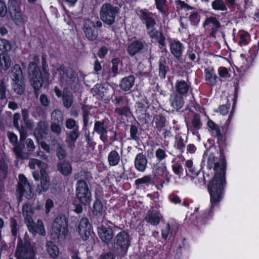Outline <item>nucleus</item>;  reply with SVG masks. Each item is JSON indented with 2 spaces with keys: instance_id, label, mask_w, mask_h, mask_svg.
Here are the masks:
<instances>
[{
  "instance_id": "obj_1",
  "label": "nucleus",
  "mask_w": 259,
  "mask_h": 259,
  "mask_svg": "<svg viewBox=\"0 0 259 259\" xmlns=\"http://www.w3.org/2000/svg\"><path fill=\"white\" fill-rule=\"evenodd\" d=\"M213 169L215 175L208 187L211 207L217 205L223 198V190L226 184V162L224 159L214 163Z\"/></svg>"
},
{
  "instance_id": "obj_2",
  "label": "nucleus",
  "mask_w": 259,
  "mask_h": 259,
  "mask_svg": "<svg viewBox=\"0 0 259 259\" xmlns=\"http://www.w3.org/2000/svg\"><path fill=\"white\" fill-rule=\"evenodd\" d=\"M68 232V222L64 215L57 216L51 227V236L54 239L62 240L65 238Z\"/></svg>"
},
{
  "instance_id": "obj_3",
  "label": "nucleus",
  "mask_w": 259,
  "mask_h": 259,
  "mask_svg": "<svg viewBox=\"0 0 259 259\" xmlns=\"http://www.w3.org/2000/svg\"><path fill=\"white\" fill-rule=\"evenodd\" d=\"M34 165H36L40 168V184H38L36 188V192L40 194L43 191H47L49 188L50 179L46 171L48 168V165L38 159H33V166ZM33 168H34V166H33Z\"/></svg>"
},
{
  "instance_id": "obj_4",
  "label": "nucleus",
  "mask_w": 259,
  "mask_h": 259,
  "mask_svg": "<svg viewBox=\"0 0 259 259\" xmlns=\"http://www.w3.org/2000/svg\"><path fill=\"white\" fill-rule=\"evenodd\" d=\"M119 9L118 7L106 3L101 7L100 16L101 19L108 25H112L115 21V18L119 13Z\"/></svg>"
},
{
  "instance_id": "obj_5",
  "label": "nucleus",
  "mask_w": 259,
  "mask_h": 259,
  "mask_svg": "<svg viewBox=\"0 0 259 259\" xmlns=\"http://www.w3.org/2000/svg\"><path fill=\"white\" fill-rule=\"evenodd\" d=\"M75 194L77 199L82 204H90L92 200L91 193L87 183L82 180H79L75 185Z\"/></svg>"
},
{
  "instance_id": "obj_6",
  "label": "nucleus",
  "mask_w": 259,
  "mask_h": 259,
  "mask_svg": "<svg viewBox=\"0 0 259 259\" xmlns=\"http://www.w3.org/2000/svg\"><path fill=\"white\" fill-rule=\"evenodd\" d=\"M60 75V82L62 84L72 87L74 83L78 81L77 75L71 68H66L62 65L57 69Z\"/></svg>"
},
{
  "instance_id": "obj_7",
  "label": "nucleus",
  "mask_w": 259,
  "mask_h": 259,
  "mask_svg": "<svg viewBox=\"0 0 259 259\" xmlns=\"http://www.w3.org/2000/svg\"><path fill=\"white\" fill-rule=\"evenodd\" d=\"M108 119L101 121H95L94 126V132L100 136V139L104 143L109 141L108 133Z\"/></svg>"
},
{
  "instance_id": "obj_8",
  "label": "nucleus",
  "mask_w": 259,
  "mask_h": 259,
  "mask_svg": "<svg viewBox=\"0 0 259 259\" xmlns=\"http://www.w3.org/2000/svg\"><path fill=\"white\" fill-rule=\"evenodd\" d=\"M17 192L20 197L23 195L28 199L32 198L31 186L27 182L26 178L22 175H20L19 176V182Z\"/></svg>"
},
{
  "instance_id": "obj_9",
  "label": "nucleus",
  "mask_w": 259,
  "mask_h": 259,
  "mask_svg": "<svg viewBox=\"0 0 259 259\" xmlns=\"http://www.w3.org/2000/svg\"><path fill=\"white\" fill-rule=\"evenodd\" d=\"M203 26L205 30L209 31V36L215 37V33L221 27L219 20L214 16L207 17L203 23Z\"/></svg>"
},
{
  "instance_id": "obj_10",
  "label": "nucleus",
  "mask_w": 259,
  "mask_h": 259,
  "mask_svg": "<svg viewBox=\"0 0 259 259\" xmlns=\"http://www.w3.org/2000/svg\"><path fill=\"white\" fill-rule=\"evenodd\" d=\"M31 244H19L16 252L17 259H32Z\"/></svg>"
},
{
  "instance_id": "obj_11",
  "label": "nucleus",
  "mask_w": 259,
  "mask_h": 259,
  "mask_svg": "<svg viewBox=\"0 0 259 259\" xmlns=\"http://www.w3.org/2000/svg\"><path fill=\"white\" fill-rule=\"evenodd\" d=\"M83 31L86 37L90 40H95L98 35L95 28V24L90 20L87 19L83 22Z\"/></svg>"
},
{
  "instance_id": "obj_12",
  "label": "nucleus",
  "mask_w": 259,
  "mask_h": 259,
  "mask_svg": "<svg viewBox=\"0 0 259 259\" xmlns=\"http://www.w3.org/2000/svg\"><path fill=\"white\" fill-rule=\"evenodd\" d=\"M78 229L83 240H88L91 235V225L87 218H84L80 220Z\"/></svg>"
},
{
  "instance_id": "obj_13",
  "label": "nucleus",
  "mask_w": 259,
  "mask_h": 259,
  "mask_svg": "<svg viewBox=\"0 0 259 259\" xmlns=\"http://www.w3.org/2000/svg\"><path fill=\"white\" fill-rule=\"evenodd\" d=\"M170 51L171 54L177 59L181 58L184 50L183 44L179 40L173 39L169 42Z\"/></svg>"
},
{
  "instance_id": "obj_14",
  "label": "nucleus",
  "mask_w": 259,
  "mask_h": 259,
  "mask_svg": "<svg viewBox=\"0 0 259 259\" xmlns=\"http://www.w3.org/2000/svg\"><path fill=\"white\" fill-rule=\"evenodd\" d=\"M22 212L25 223L31 233L32 231V206L31 204L28 203L24 204L23 206Z\"/></svg>"
},
{
  "instance_id": "obj_15",
  "label": "nucleus",
  "mask_w": 259,
  "mask_h": 259,
  "mask_svg": "<svg viewBox=\"0 0 259 259\" xmlns=\"http://www.w3.org/2000/svg\"><path fill=\"white\" fill-rule=\"evenodd\" d=\"M169 102L171 106L177 111L180 110L185 103L183 96L179 95L175 92L170 94Z\"/></svg>"
},
{
  "instance_id": "obj_16",
  "label": "nucleus",
  "mask_w": 259,
  "mask_h": 259,
  "mask_svg": "<svg viewBox=\"0 0 259 259\" xmlns=\"http://www.w3.org/2000/svg\"><path fill=\"white\" fill-rule=\"evenodd\" d=\"M148 160L142 153L136 155L134 161V165L136 170L144 172L147 167Z\"/></svg>"
},
{
  "instance_id": "obj_17",
  "label": "nucleus",
  "mask_w": 259,
  "mask_h": 259,
  "mask_svg": "<svg viewBox=\"0 0 259 259\" xmlns=\"http://www.w3.org/2000/svg\"><path fill=\"white\" fill-rule=\"evenodd\" d=\"M139 15L141 19L146 24L148 29H154V27L156 25L155 19L152 16V14L145 11L140 10L139 11Z\"/></svg>"
},
{
  "instance_id": "obj_18",
  "label": "nucleus",
  "mask_w": 259,
  "mask_h": 259,
  "mask_svg": "<svg viewBox=\"0 0 259 259\" xmlns=\"http://www.w3.org/2000/svg\"><path fill=\"white\" fill-rule=\"evenodd\" d=\"M161 214L156 210H149L145 218V221L153 226H157L159 224Z\"/></svg>"
},
{
  "instance_id": "obj_19",
  "label": "nucleus",
  "mask_w": 259,
  "mask_h": 259,
  "mask_svg": "<svg viewBox=\"0 0 259 259\" xmlns=\"http://www.w3.org/2000/svg\"><path fill=\"white\" fill-rule=\"evenodd\" d=\"M98 233L101 240L104 243H108L113 238V230L110 228H98Z\"/></svg>"
},
{
  "instance_id": "obj_20",
  "label": "nucleus",
  "mask_w": 259,
  "mask_h": 259,
  "mask_svg": "<svg viewBox=\"0 0 259 259\" xmlns=\"http://www.w3.org/2000/svg\"><path fill=\"white\" fill-rule=\"evenodd\" d=\"M80 135L79 130H71L66 134L65 142L68 148L73 149L75 147V142Z\"/></svg>"
},
{
  "instance_id": "obj_21",
  "label": "nucleus",
  "mask_w": 259,
  "mask_h": 259,
  "mask_svg": "<svg viewBox=\"0 0 259 259\" xmlns=\"http://www.w3.org/2000/svg\"><path fill=\"white\" fill-rule=\"evenodd\" d=\"M190 88V83L188 81L178 80L175 84L176 93L181 96L186 94L188 92Z\"/></svg>"
},
{
  "instance_id": "obj_22",
  "label": "nucleus",
  "mask_w": 259,
  "mask_h": 259,
  "mask_svg": "<svg viewBox=\"0 0 259 259\" xmlns=\"http://www.w3.org/2000/svg\"><path fill=\"white\" fill-rule=\"evenodd\" d=\"M148 34L151 38L155 40L160 46H165V38L161 32L154 28L148 31Z\"/></svg>"
},
{
  "instance_id": "obj_23",
  "label": "nucleus",
  "mask_w": 259,
  "mask_h": 259,
  "mask_svg": "<svg viewBox=\"0 0 259 259\" xmlns=\"http://www.w3.org/2000/svg\"><path fill=\"white\" fill-rule=\"evenodd\" d=\"M135 80V77L132 75L123 78L119 84L120 89L125 92L130 91L134 85Z\"/></svg>"
},
{
  "instance_id": "obj_24",
  "label": "nucleus",
  "mask_w": 259,
  "mask_h": 259,
  "mask_svg": "<svg viewBox=\"0 0 259 259\" xmlns=\"http://www.w3.org/2000/svg\"><path fill=\"white\" fill-rule=\"evenodd\" d=\"M205 78L207 83L211 85H215L218 81V76L212 68H208L205 70Z\"/></svg>"
},
{
  "instance_id": "obj_25",
  "label": "nucleus",
  "mask_w": 259,
  "mask_h": 259,
  "mask_svg": "<svg viewBox=\"0 0 259 259\" xmlns=\"http://www.w3.org/2000/svg\"><path fill=\"white\" fill-rule=\"evenodd\" d=\"M57 169L62 175L66 176L70 175L72 171L70 163L66 161L59 162L57 164Z\"/></svg>"
},
{
  "instance_id": "obj_26",
  "label": "nucleus",
  "mask_w": 259,
  "mask_h": 259,
  "mask_svg": "<svg viewBox=\"0 0 259 259\" xmlns=\"http://www.w3.org/2000/svg\"><path fill=\"white\" fill-rule=\"evenodd\" d=\"M20 118V114L16 113L13 116V124L14 126L19 131L20 133V140H24L27 136V131L25 127H20L19 125L18 120Z\"/></svg>"
},
{
  "instance_id": "obj_27",
  "label": "nucleus",
  "mask_w": 259,
  "mask_h": 259,
  "mask_svg": "<svg viewBox=\"0 0 259 259\" xmlns=\"http://www.w3.org/2000/svg\"><path fill=\"white\" fill-rule=\"evenodd\" d=\"M207 124L209 128L211 130L212 134L215 136L218 140H222L223 136L221 132L219 126L210 119L208 120Z\"/></svg>"
},
{
  "instance_id": "obj_28",
  "label": "nucleus",
  "mask_w": 259,
  "mask_h": 259,
  "mask_svg": "<svg viewBox=\"0 0 259 259\" xmlns=\"http://www.w3.org/2000/svg\"><path fill=\"white\" fill-rule=\"evenodd\" d=\"M46 126L44 121H39L37 123V127L35 130L34 135L36 139H38V138H46L47 137V133L46 132Z\"/></svg>"
},
{
  "instance_id": "obj_29",
  "label": "nucleus",
  "mask_w": 259,
  "mask_h": 259,
  "mask_svg": "<svg viewBox=\"0 0 259 259\" xmlns=\"http://www.w3.org/2000/svg\"><path fill=\"white\" fill-rule=\"evenodd\" d=\"M120 161V157L118 152L115 150L111 151L108 155V162L110 166L117 165Z\"/></svg>"
},
{
  "instance_id": "obj_30",
  "label": "nucleus",
  "mask_w": 259,
  "mask_h": 259,
  "mask_svg": "<svg viewBox=\"0 0 259 259\" xmlns=\"http://www.w3.org/2000/svg\"><path fill=\"white\" fill-rule=\"evenodd\" d=\"M144 47V44L140 41H135L131 43L128 47L127 51L128 53L134 56L139 53Z\"/></svg>"
},
{
  "instance_id": "obj_31",
  "label": "nucleus",
  "mask_w": 259,
  "mask_h": 259,
  "mask_svg": "<svg viewBox=\"0 0 259 259\" xmlns=\"http://www.w3.org/2000/svg\"><path fill=\"white\" fill-rule=\"evenodd\" d=\"M153 123L158 131L161 130L167 125V121L165 117L161 114L156 115L153 118Z\"/></svg>"
},
{
  "instance_id": "obj_32",
  "label": "nucleus",
  "mask_w": 259,
  "mask_h": 259,
  "mask_svg": "<svg viewBox=\"0 0 259 259\" xmlns=\"http://www.w3.org/2000/svg\"><path fill=\"white\" fill-rule=\"evenodd\" d=\"M11 78L13 81L23 80V75L20 65H15L11 70Z\"/></svg>"
},
{
  "instance_id": "obj_33",
  "label": "nucleus",
  "mask_w": 259,
  "mask_h": 259,
  "mask_svg": "<svg viewBox=\"0 0 259 259\" xmlns=\"http://www.w3.org/2000/svg\"><path fill=\"white\" fill-rule=\"evenodd\" d=\"M91 92L93 95L96 96L97 98H102L105 96L107 90L102 85L97 84L91 90Z\"/></svg>"
},
{
  "instance_id": "obj_34",
  "label": "nucleus",
  "mask_w": 259,
  "mask_h": 259,
  "mask_svg": "<svg viewBox=\"0 0 259 259\" xmlns=\"http://www.w3.org/2000/svg\"><path fill=\"white\" fill-rule=\"evenodd\" d=\"M64 116L62 111L59 109L53 110L51 115V123H56L63 124Z\"/></svg>"
},
{
  "instance_id": "obj_35",
  "label": "nucleus",
  "mask_w": 259,
  "mask_h": 259,
  "mask_svg": "<svg viewBox=\"0 0 259 259\" xmlns=\"http://www.w3.org/2000/svg\"><path fill=\"white\" fill-rule=\"evenodd\" d=\"M11 59L6 54L2 53L0 55V67L4 71H7L11 66Z\"/></svg>"
},
{
  "instance_id": "obj_36",
  "label": "nucleus",
  "mask_w": 259,
  "mask_h": 259,
  "mask_svg": "<svg viewBox=\"0 0 259 259\" xmlns=\"http://www.w3.org/2000/svg\"><path fill=\"white\" fill-rule=\"evenodd\" d=\"M8 174V164L4 157L0 159V181L5 180Z\"/></svg>"
},
{
  "instance_id": "obj_37",
  "label": "nucleus",
  "mask_w": 259,
  "mask_h": 259,
  "mask_svg": "<svg viewBox=\"0 0 259 259\" xmlns=\"http://www.w3.org/2000/svg\"><path fill=\"white\" fill-rule=\"evenodd\" d=\"M185 166L187 176L195 178L198 175V171L196 170L193 166V163L192 160H187L185 163Z\"/></svg>"
},
{
  "instance_id": "obj_38",
  "label": "nucleus",
  "mask_w": 259,
  "mask_h": 259,
  "mask_svg": "<svg viewBox=\"0 0 259 259\" xmlns=\"http://www.w3.org/2000/svg\"><path fill=\"white\" fill-rule=\"evenodd\" d=\"M251 57L248 59L245 58L243 55H241L238 60V65L242 71H245L251 65Z\"/></svg>"
},
{
  "instance_id": "obj_39",
  "label": "nucleus",
  "mask_w": 259,
  "mask_h": 259,
  "mask_svg": "<svg viewBox=\"0 0 259 259\" xmlns=\"http://www.w3.org/2000/svg\"><path fill=\"white\" fill-rule=\"evenodd\" d=\"M166 62L164 57H161L159 61V73L162 78H164L167 72Z\"/></svg>"
},
{
  "instance_id": "obj_40",
  "label": "nucleus",
  "mask_w": 259,
  "mask_h": 259,
  "mask_svg": "<svg viewBox=\"0 0 259 259\" xmlns=\"http://www.w3.org/2000/svg\"><path fill=\"white\" fill-rule=\"evenodd\" d=\"M13 89L18 95H22L25 91V85L23 80L13 81Z\"/></svg>"
},
{
  "instance_id": "obj_41",
  "label": "nucleus",
  "mask_w": 259,
  "mask_h": 259,
  "mask_svg": "<svg viewBox=\"0 0 259 259\" xmlns=\"http://www.w3.org/2000/svg\"><path fill=\"white\" fill-rule=\"evenodd\" d=\"M211 6L215 11H226L227 8L223 0H214L211 3Z\"/></svg>"
},
{
  "instance_id": "obj_42",
  "label": "nucleus",
  "mask_w": 259,
  "mask_h": 259,
  "mask_svg": "<svg viewBox=\"0 0 259 259\" xmlns=\"http://www.w3.org/2000/svg\"><path fill=\"white\" fill-rule=\"evenodd\" d=\"M47 250L50 256L53 258L57 257L59 254V248L56 244H46Z\"/></svg>"
},
{
  "instance_id": "obj_43",
  "label": "nucleus",
  "mask_w": 259,
  "mask_h": 259,
  "mask_svg": "<svg viewBox=\"0 0 259 259\" xmlns=\"http://www.w3.org/2000/svg\"><path fill=\"white\" fill-rule=\"evenodd\" d=\"M38 233L41 236H45L46 234V230L44 225V223L41 220H38L37 223L33 226V234Z\"/></svg>"
},
{
  "instance_id": "obj_44",
  "label": "nucleus",
  "mask_w": 259,
  "mask_h": 259,
  "mask_svg": "<svg viewBox=\"0 0 259 259\" xmlns=\"http://www.w3.org/2000/svg\"><path fill=\"white\" fill-rule=\"evenodd\" d=\"M92 178L91 174L87 171H80L74 175V180H82L83 181H90Z\"/></svg>"
},
{
  "instance_id": "obj_45",
  "label": "nucleus",
  "mask_w": 259,
  "mask_h": 259,
  "mask_svg": "<svg viewBox=\"0 0 259 259\" xmlns=\"http://www.w3.org/2000/svg\"><path fill=\"white\" fill-rule=\"evenodd\" d=\"M117 243H128L130 241V237L125 231L119 233L115 237Z\"/></svg>"
},
{
  "instance_id": "obj_46",
  "label": "nucleus",
  "mask_w": 259,
  "mask_h": 259,
  "mask_svg": "<svg viewBox=\"0 0 259 259\" xmlns=\"http://www.w3.org/2000/svg\"><path fill=\"white\" fill-rule=\"evenodd\" d=\"M152 177L151 175L145 176L141 178L136 180L135 184L137 188H139L142 185H149L151 181Z\"/></svg>"
},
{
  "instance_id": "obj_47",
  "label": "nucleus",
  "mask_w": 259,
  "mask_h": 259,
  "mask_svg": "<svg viewBox=\"0 0 259 259\" xmlns=\"http://www.w3.org/2000/svg\"><path fill=\"white\" fill-rule=\"evenodd\" d=\"M63 104L66 108H70L73 102V95L71 94H64L63 95Z\"/></svg>"
},
{
  "instance_id": "obj_48",
  "label": "nucleus",
  "mask_w": 259,
  "mask_h": 259,
  "mask_svg": "<svg viewBox=\"0 0 259 259\" xmlns=\"http://www.w3.org/2000/svg\"><path fill=\"white\" fill-rule=\"evenodd\" d=\"M218 71L220 79L222 81H225L230 77L228 69L225 67H220Z\"/></svg>"
},
{
  "instance_id": "obj_49",
  "label": "nucleus",
  "mask_w": 259,
  "mask_h": 259,
  "mask_svg": "<svg viewBox=\"0 0 259 259\" xmlns=\"http://www.w3.org/2000/svg\"><path fill=\"white\" fill-rule=\"evenodd\" d=\"M174 146L181 152H183L185 149V144L184 140L180 135H176L175 137Z\"/></svg>"
},
{
  "instance_id": "obj_50",
  "label": "nucleus",
  "mask_w": 259,
  "mask_h": 259,
  "mask_svg": "<svg viewBox=\"0 0 259 259\" xmlns=\"http://www.w3.org/2000/svg\"><path fill=\"white\" fill-rule=\"evenodd\" d=\"M189 20L192 25L196 26L200 22V16L197 11H193L189 15Z\"/></svg>"
},
{
  "instance_id": "obj_51",
  "label": "nucleus",
  "mask_w": 259,
  "mask_h": 259,
  "mask_svg": "<svg viewBox=\"0 0 259 259\" xmlns=\"http://www.w3.org/2000/svg\"><path fill=\"white\" fill-rule=\"evenodd\" d=\"M56 150L57 156L59 159H63L66 157L67 155L66 151L62 144L57 143Z\"/></svg>"
},
{
  "instance_id": "obj_52",
  "label": "nucleus",
  "mask_w": 259,
  "mask_h": 259,
  "mask_svg": "<svg viewBox=\"0 0 259 259\" xmlns=\"http://www.w3.org/2000/svg\"><path fill=\"white\" fill-rule=\"evenodd\" d=\"M191 123L195 131L199 130L201 126L202 123L200 120V116L198 114H195L191 120Z\"/></svg>"
},
{
  "instance_id": "obj_53",
  "label": "nucleus",
  "mask_w": 259,
  "mask_h": 259,
  "mask_svg": "<svg viewBox=\"0 0 259 259\" xmlns=\"http://www.w3.org/2000/svg\"><path fill=\"white\" fill-rule=\"evenodd\" d=\"M93 211L94 214L96 215L102 214L103 207L102 202L100 200H96L94 202Z\"/></svg>"
},
{
  "instance_id": "obj_54",
  "label": "nucleus",
  "mask_w": 259,
  "mask_h": 259,
  "mask_svg": "<svg viewBox=\"0 0 259 259\" xmlns=\"http://www.w3.org/2000/svg\"><path fill=\"white\" fill-rule=\"evenodd\" d=\"M66 127L70 130H79L78 123L72 118H68L65 122Z\"/></svg>"
},
{
  "instance_id": "obj_55",
  "label": "nucleus",
  "mask_w": 259,
  "mask_h": 259,
  "mask_svg": "<svg viewBox=\"0 0 259 259\" xmlns=\"http://www.w3.org/2000/svg\"><path fill=\"white\" fill-rule=\"evenodd\" d=\"M11 18L14 20L16 24L19 25L23 22V18L22 17V14L21 10L10 13Z\"/></svg>"
},
{
  "instance_id": "obj_56",
  "label": "nucleus",
  "mask_w": 259,
  "mask_h": 259,
  "mask_svg": "<svg viewBox=\"0 0 259 259\" xmlns=\"http://www.w3.org/2000/svg\"><path fill=\"white\" fill-rule=\"evenodd\" d=\"M8 8L10 13H12L20 10L19 4L16 0H9L8 2Z\"/></svg>"
},
{
  "instance_id": "obj_57",
  "label": "nucleus",
  "mask_w": 259,
  "mask_h": 259,
  "mask_svg": "<svg viewBox=\"0 0 259 259\" xmlns=\"http://www.w3.org/2000/svg\"><path fill=\"white\" fill-rule=\"evenodd\" d=\"M156 171L157 174L161 176H166L168 173L166 166L163 163L156 164Z\"/></svg>"
},
{
  "instance_id": "obj_58",
  "label": "nucleus",
  "mask_w": 259,
  "mask_h": 259,
  "mask_svg": "<svg viewBox=\"0 0 259 259\" xmlns=\"http://www.w3.org/2000/svg\"><path fill=\"white\" fill-rule=\"evenodd\" d=\"M155 157L159 161H161L165 159L167 156L166 150L164 148H158L155 153Z\"/></svg>"
},
{
  "instance_id": "obj_59",
  "label": "nucleus",
  "mask_w": 259,
  "mask_h": 259,
  "mask_svg": "<svg viewBox=\"0 0 259 259\" xmlns=\"http://www.w3.org/2000/svg\"><path fill=\"white\" fill-rule=\"evenodd\" d=\"M38 70L39 72H37V71L36 70L37 75H38V78H37V80H35V79L33 78V88L35 90H39L41 88L43 84V80L41 76V73L39 71V69Z\"/></svg>"
},
{
  "instance_id": "obj_60",
  "label": "nucleus",
  "mask_w": 259,
  "mask_h": 259,
  "mask_svg": "<svg viewBox=\"0 0 259 259\" xmlns=\"http://www.w3.org/2000/svg\"><path fill=\"white\" fill-rule=\"evenodd\" d=\"M23 119L27 128L31 130L32 125L30 120L28 119V111L27 109L22 110Z\"/></svg>"
},
{
  "instance_id": "obj_61",
  "label": "nucleus",
  "mask_w": 259,
  "mask_h": 259,
  "mask_svg": "<svg viewBox=\"0 0 259 259\" xmlns=\"http://www.w3.org/2000/svg\"><path fill=\"white\" fill-rule=\"evenodd\" d=\"M0 43V50L3 52H8L11 49V44L5 39H1Z\"/></svg>"
},
{
  "instance_id": "obj_62",
  "label": "nucleus",
  "mask_w": 259,
  "mask_h": 259,
  "mask_svg": "<svg viewBox=\"0 0 259 259\" xmlns=\"http://www.w3.org/2000/svg\"><path fill=\"white\" fill-rule=\"evenodd\" d=\"M10 227L11 232L13 236L17 235V231L19 229L17 221L14 218H10Z\"/></svg>"
},
{
  "instance_id": "obj_63",
  "label": "nucleus",
  "mask_w": 259,
  "mask_h": 259,
  "mask_svg": "<svg viewBox=\"0 0 259 259\" xmlns=\"http://www.w3.org/2000/svg\"><path fill=\"white\" fill-rule=\"evenodd\" d=\"M156 8L161 12L165 13L166 11V0H155Z\"/></svg>"
},
{
  "instance_id": "obj_64",
  "label": "nucleus",
  "mask_w": 259,
  "mask_h": 259,
  "mask_svg": "<svg viewBox=\"0 0 259 259\" xmlns=\"http://www.w3.org/2000/svg\"><path fill=\"white\" fill-rule=\"evenodd\" d=\"M112 66L111 68L112 73L113 74V76H115L118 73V65L120 63V59L118 58H114L111 61Z\"/></svg>"
}]
</instances>
